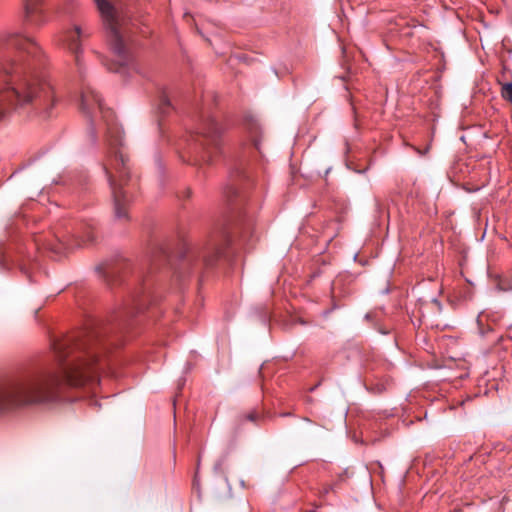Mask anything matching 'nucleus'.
Returning <instances> with one entry per match:
<instances>
[{"label": "nucleus", "mask_w": 512, "mask_h": 512, "mask_svg": "<svg viewBox=\"0 0 512 512\" xmlns=\"http://www.w3.org/2000/svg\"><path fill=\"white\" fill-rule=\"evenodd\" d=\"M99 371L96 354L74 358L60 354L55 367L28 382L0 380V415L30 404L54 402L61 384L81 386L97 380Z\"/></svg>", "instance_id": "f257e3e1"}, {"label": "nucleus", "mask_w": 512, "mask_h": 512, "mask_svg": "<svg viewBox=\"0 0 512 512\" xmlns=\"http://www.w3.org/2000/svg\"><path fill=\"white\" fill-rule=\"evenodd\" d=\"M149 299L150 295L144 290L131 293L115 305L106 322L93 323L84 329L53 337L51 341L54 352H113L122 348L132 338L129 330L133 318Z\"/></svg>", "instance_id": "f03ea898"}, {"label": "nucleus", "mask_w": 512, "mask_h": 512, "mask_svg": "<svg viewBox=\"0 0 512 512\" xmlns=\"http://www.w3.org/2000/svg\"><path fill=\"white\" fill-rule=\"evenodd\" d=\"M55 103L51 84L30 66L14 61L0 64V119L11 109L28 104L49 118Z\"/></svg>", "instance_id": "7ed1b4c3"}, {"label": "nucleus", "mask_w": 512, "mask_h": 512, "mask_svg": "<svg viewBox=\"0 0 512 512\" xmlns=\"http://www.w3.org/2000/svg\"><path fill=\"white\" fill-rule=\"evenodd\" d=\"M81 110L91 122V139L95 140L94 125L97 115L100 114L107 127V141L114 149V158L106 167V174L112 191L114 202V216L119 220H128L127 206L129 198L122 189V182L128 176L127 160L118 146H122V132L114 119L113 112L105 108L100 95L90 86L81 92Z\"/></svg>", "instance_id": "20e7f679"}, {"label": "nucleus", "mask_w": 512, "mask_h": 512, "mask_svg": "<svg viewBox=\"0 0 512 512\" xmlns=\"http://www.w3.org/2000/svg\"><path fill=\"white\" fill-rule=\"evenodd\" d=\"M94 1L101 14L110 46L115 54L117 67H109V69L115 70L116 72H122V69L131 61L124 41L126 33L124 29V19L109 1Z\"/></svg>", "instance_id": "39448f33"}, {"label": "nucleus", "mask_w": 512, "mask_h": 512, "mask_svg": "<svg viewBox=\"0 0 512 512\" xmlns=\"http://www.w3.org/2000/svg\"><path fill=\"white\" fill-rule=\"evenodd\" d=\"M222 128L214 118H207L200 124L195 145L200 149V160L211 163L214 153L219 149L221 143Z\"/></svg>", "instance_id": "423d86ee"}, {"label": "nucleus", "mask_w": 512, "mask_h": 512, "mask_svg": "<svg viewBox=\"0 0 512 512\" xmlns=\"http://www.w3.org/2000/svg\"><path fill=\"white\" fill-rule=\"evenodd\" d=\"M2 40L6 48L15 49L21 56L26 55L34 62H41L42 48L31 37L20 32H9L2 37Z\"/></svg>", "instance_id": "0eeeda50"}, {"label": "nucleus", "mask_w": 512, "mask_h": 512, "mask_svg": "<svg viewBox=\"0 0 512 512\" xmlns=\"http://www.w3.org/2000/svg\"><path fill=\"white\" fill-rule=\"evenodd\" d=\"M83 243H90L94 240V235L92 232V226L90 224L81 225L79 229L74 233L73 239H59V244L51 249L57 253L61 254L65 250L72 249L75 246H79V239Z\"/></svg>", "instance_id": "6e6552de"}, {"label": "nucleus", "mask_w": 512, "mask_h": 512, "mask_svg": "<svg viewBox=\"0 0 512 512\" xmlns=\"http://www.w3.org/2000/svg\"><path fill=\"white\" fill-rule=\"evenodd\" d=\"M43 0L25 1V21L32 26H38L44 21Z\"/></svg>", "instance_id": "1a4fd4ad"}, {"label": "nucleus", "mask_w": 512, "mask_h": 512, "mask_svg": "<svg viewBox=\"0 0 512 512\" xmlns=\"http://www.w3.org/2000/svg\"><path fill=\"white\" fill-rule=\"evenodd\" d=\"M84 36L83 31L81 27L75 26L73 30L68 32L67 35V41H68V47L71 50V52L75 55V62L77 66L80 67V53H81V47H80V38Z\"/></svg>", "instance_id": "9d476101"}, {"label": "nucleus", "mask_w": 512, "mask_h": 512, "mask_svg": "<svg viewBox=\"0 0 512 512\" xmlns=\"http://www.w3.org/2000/svg\"><path fill=\"white\" fill-rule=\"evenodd\" d=\"M199 260L200 256L198 254H196L195 252H189L181 260V269L192 264H198Z\"/></svg>", "instance_id": "9b49d317"}, {"label": "nucleus", "mask_w": 512, "mask_h": 512, "mask_svg": "<svg viewBox=\"0 0 512 512\" xmlns=\"http://www.w3.org/2000/svg\"><path fill=\"white\" fill-rule=\"evenodd\" d=\"M451 358L442 357L440 360L435 359L432 363L429 364V367L432 369H441V368H450Z\"/></svg>", "instance_id": "f8f14e48"}, {"label": "nucleus", "mask_w": 512, "mask_h": 512, "mask_svg": "<svg viewBox=\"0 0 512 512\" xmlns=\"http://www.w3.org/2000/svg\"><path fill=\"white\" fill-rule=\"evenodd\" d=\"M259 419H260V414L256 410H252V411L242 415L240 422L247 420V421L256 423V422H258Z\"/></svg>", "instance_id": "ddd939ff"}, {"label": "nucleus", "mask_w": 512, "mask_h": 512, "mask_svg": "<svg viewBox=\"0 0 512 512\" xmlns=\"http://www.w3.org/2000/svg\"><path fill=\"white\" fill-rule=\"evenodd\" d=\"M501 94L504 99L512 102V83H505L502 86Z\"/></svg>", "instance_id": "4468645a"}, {"label": "nucleus", "mask_w": 512, "mask_h": 512, "mask_svg": "<svg viewBox=\"0 0 512 512\" xmlns=\"http://www.w3.org/2000/svg\"><path fill=\"white\" fill-rule=\"evenodd\" d=\"M221 255V251L219 249H216L214 251L213 257H209L207 255L202 256V260L207 266H212L214 258H218Z\"/></svg>", "instance_id": "2eb2a0df"}, {"label": "nucleus", "mask_w": 512, "mask_h": 512, "mask_svg": "<svg viewBox=\"0 0 512 512\" xmlns=\"http://www.w3.org/2000/svg\"><path fill=\"white\" fill-rule=\"evenodd\" d=\"M224 193L227 198H230L232 195L237 194V189L233 186H229L225 189Z\"/></svg>", "instance_id": "dca6fc26"}, {"label": "nucleus", "mask_w": 512, "mask_h": 512, "mask_svg": "<svg viewBox=\"0 0 512 512\" xmlns=\"http://www.w3.org/2000/svg\"><path fill=\"white\" fill-rule=\"evenodd\" d=\"M371 390L375 393H382L385 390V387L383 384H376L371 388Z\"/></svg>", "instance_id": "f3484780"}, {"label": "nucleus", "mask_w": 512, "mask_h": 512, "mask_svg": "<svg viewBox=\"0 0 512 512\" xmlns=\"http://www.w3.org/2000/svg\"><path fill=\"white\" fill-rule=\"evenodd\" d=\"M251 137H252V141H253V145L254 147L260 151V142L259 140L251 133Z\"/></svg>", "instance_id": "a211bd4d"}, {"label": "nucleus", "mask_w": 512, "mask_h": 512, "mask_svg": "<svg viewBox=\"0 0 512 512\" xmlns=\"http://www.w3.org/2000/svg\"><path fill=\"white\" fill-rule=\"evenodd\" d=\"M332 490V487L331 486H325L323 487L322 491H321V494L324 496V495H327L330 491Z\"/></svg>", "instance_id": "6ab92c4d"}, {"label": "nucleus", "mask_w": 512, "mask_h": 512, "mask_svg": "<svg viewBox=\"0 0 512 512\" xmlns=\"http://www.w3.org/2000/svg\"><path fill=\"white\" fill-rule=\"evenodd\" d=\"M222 465H223V461H219L218 463H216V465L214 467L215 471H221Z\"/></svg>", "instance_id": "aec40b11"}, {"label": "nucleus", "mask_w": 512, "mask_h": 512, "mask_svg": "<svg viewBox=\"0 0 512 512\" xmlns=\"http://www.w3.org/2000/svg\"><path fill=\"white\" fill-rule=\"evenodd\" d=\"M162 104H163V105H166V106H169V105H170L169 100H168L167 98H164V99L162 100Z\"/></svg>", "instance_id": "412c9836"}, {"label": "nucleus", "mask_w": 512, "mask_h": 512, "mask_svg": "<svg viewBox=\"0 0 512 512\" xmlns=\"http://www.w3.org/2000/svg\"><path fill=\"white\" fill-rule=\"evenodd\" d=\"M107 273L112 274V273H114V270L108 268Z\"/></svg>", "instance_id": "4be33fe9"}, {"label": "nucleus", "mask_w": 512, "mask_h": 512, "mask_svg": "<svg viewBox=\"0 0 512 512\" xmlns=\"http://www.w3.org/2000/svg\"><path fill=\"white\" fill-rule=\"evenodd\" d=\"M503 349L504 350H508V349H510V347L506 345V346L503 347Z\"/></svg>", "instance_id": "5701e85b"}, {"label": "nucleus", "mask_w": 512, "mask_h": 512, "mask_svg": "<svg viewBox=\"0 0 512 512\" xmlns=\"http://www.w3.org/2000/svg\"><path fill=\"white\" fill-rule=\"evenodd\" d=\"M189 195H190V190H187V195L186 196L189 197Z\"/></svg>", "instance_id": "b1692460"}]
</instances>
